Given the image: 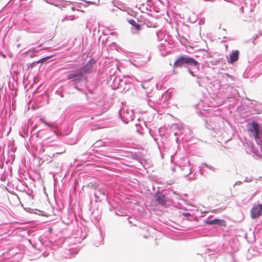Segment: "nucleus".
<instances>
[{
  "mask_svg": "<svg viewBox=\"0 0 262 262\" xmlns=\"http://www.w3.org/2000/svg\"><path fill=\"white\" fill-rule=\"evenodd\" d=\"M128 22L133 26H134L136 30H140L141 29V26L133 19H128Z\"/></svg>",
  "mask_w": 262,
  "mask_h": 262,
  "instance_id": "8",
  "label": "nucleus"
},
{
  "mask_svg": "<svg viewBox=\"0 0 262 262\" xmlns=\"http://www.w3.org/2000/svg\"><path fill=\"white\" fill-rule=\"evenodd\" d=\"M251 128L248 129V131L250 134V136L254 137L256 140L260 132L259 125L256 122L253 121L251 122Z\"/></svg>",
  "mask_w": 262,
  "mask_h": 262,
  "instance_id": "3",
  "label": "nucleus"
},
{
  "mask_svg": "<svg viewBox=\"0 0 262 262\" xmlns=\"http://www.w3.org/2000/svg\"><path fill=\"white\" fill-rule=\"evenodd\" d=\"M185 64L190 66H197L198 62L194 59L186 56H180L173 63V67L176 68L181 67Z\"/></svg>",
  "mask_w": 262,
  "mask_h": 262,
  "instance_id": "1",
  "label": "nucleus"
},
{
  "mask_svg": "<svg viewBox=\"0 0 262 262\" xmlns=\"http://www.w3.org/2000/svg\"><path fill=\"white\" fill-rule=\"evenodd\" d=\"M207 224L209 225L217 224L223 227H226L227 225L226 222L225 220L220 219H214L213 220L208 221Z\"/></svg>",
  "mask_w": 262,
  "mask_h": 262,
  "instance_id": "7",
  "label": "nucleus"
},
{
  "mask_svg": "<svg viewBox=\"0 0 262 262\" xmlns=\"http://www.w3.org/2000/svg\"><path fill=\"white\" fill-rule=\"evenodd\" d=\"M239 55V51L235 50L234 51H233L229 55V58L228 60V62L230 63H232L233 62L237 61L238 59Z\"/></svg>",
  "mask_w": 262,
  "mask_h": 262,
  "instance_id": "4",
  "label": "nucleus"
},
{
  "mask_svg": "<svg viewBox=\"0 0 262 262\" xmlns=\"http://www.w3.org/2000/svg\"><path fill=\"white\" fill-rule=\"evenodd\" d=\"M49 57H46V58H45V59H49Z\"/></svg>",
  "mask_w": 262,
  "mask_h": 262,
  "instance_id": "13",
  "label": "nucleus"
},
{
  "mask_svg": "<svg viewBox=\"0 0 262 262\" xmlns=\"http://www.w3.org/2000/svg\"><path fill=\"white\" fill-rule=\"evenodd\" d=\"M40 121L43 124H45V125H47L48 126L50 127H52L53 126V124L52 123H50V122H47L45 119H42V118H40Z\"/></svg>",
  "mask_w": 262,
  "mask_h": 262,
  "instance_id": "10",
  "label": "nucleus"
},
{
  "mask_svg": "<svg viewBox=\"0 0 262 262\" xmlns=\"http://www.w3.org/2000/svg\"><path fill=\"white\" fill-rule=\"evenodd\" d=\"M255 141L258 145L262 146V130L260 131L258 138H257Z\"/></svg>",
  "mask_w": 262,
  "mask_h": 262,
  "instance_id": "9",
  "label": "nucleus"
},
{
  "mask_svg": "<svg viewBox=\"0 0 262 262\" xmlns=\"http://www.w3.org/2000/svg\"><path fill=\"white\" fill-rule=\"evenodd\" d=\"M190 74L193 76V73L192 71H190Z\"/></svg>",
  "mask_w": 262,
  "mask_h": 262,
  "instance_id": "12",
  "label": "nucleus"
},
{
  "mask_svg": "<svg viewBox=\"0 0 262 262\" xmlns=\"http://www.w3.org/2000/svg\"><path fill=\"white\" fill-rule=\"evenodd\" d=\"M66 152V149H64L63 151H59V152H57L56 154H61L62 153H64Z\"/></svg>",
  "mask_w": 262,
  "mask_h": 262,
  "instance_id": "11",
  "label": "nucleus"
},
{
  "mask_svg": "<svg viewBox=\"0 0 262 262\" xmlns=\"http://www.w3.org/2000/svg\"><path fill=\"white\" fill-rule=\"evenodd\" d=\"M262 214V205L258 204L254 205L250 211V216L252 219H256Z\"/></svg>",
  "mask_w": 262,
  "mask_h": 262,
  "instance_id": "2",
  "label": "nucleus"
},
{
  "mask_svg": "<svg viewBox=\"0 0 262 262\" xmlns=\"http://www.w3.org/2000/svg\"><path fill=\"white\" fill-rule=\"evenodd\" d=\"M82 75V72L81 70H77L75 72L69 74L68 76L69 79L73 80H77L80 79Z\"/></svg>",
  "mask_w": 262,
  "mask_h": 262,
  "instance_id": "5",
  "label": "nucleus"
},
{
  "mask_svg": "<svg viewBox=\"0 0 262 262\" xmlns=\"http://www.w3.org/2000/svg\"><path fill=\"white\" fill-rule=\"evenodd\" d=\"M96 63L95 60L94 59H92L89 60L88 63L83 67V71L85 73H89L90 72L92 69L93 66Z\"/></svg>",
  "mask_w": 262,
  "mask_h": 262,
  "instance_id": "6",
  "label": "nucleus"
}]
</instances>
